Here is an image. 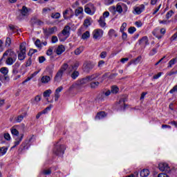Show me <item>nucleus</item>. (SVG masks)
Listing matches in <instances>:
<instances>
[{
    "label": "nucleus",
    "instance_id": "obj_34",
    "mask_svg": "<svg viewBox=\"0 0 177 177\" xmlns=\"http://www.w3.org/2000/svg\"><path fill=\"white\" fill-rule=\"evenodd\" d=\"M10 131L12 135H13L14 136H17V138H18L17 136H19V131H17V129H15V127H12L10 129Z\"/></svg>",
    "mask_w": 177,
    "mask_h": 177
},
{
    "label": "nucleus",
    "instance_id": "obj_60",
    "mask_svg": "<svg viewBox=\"0 0 177 177\" xmlns=\"http://www.w3.org/2000/svg\"><path fill=\"white\" fill-rule=\"evenodd\" d=\"M46 59L44 56H41L39 57V63H44Z\"/></svg>",
    "mask_w": 177,
    "mask_h": 177
},
{
    "label": "nucleus",
    "instance_id": "obj_40",
    "mask_svg": "<svg viewBox=\"0 0 177 177\" xmlns=\"http://www.w3.org/2000/svg\"><path fill=\"white\" fill-rule=\"evenodd\" d=\"M174 10H171L169 12H167L166 14V19H171V17H172L173 15H174Z\"/></svg>",
    "mask_w": 177,
    "mask_h": 177
},
{
    "label": "nucleus",
    "instance_id": "obj_44",
    "mask_svg": "<svg viewBox=\"0 0 177 177\" xmlns=\"http://www.w3.org/2000/svg\"><path fill=\"white\" fill-rule=\"evenodd\" d=\"M11 44H12V39L10 37H7L6 39V46L8 48V46H10Z\"/></svg>",
    "mask_w": 177,
    "mask_h": 177
},
{
    "label": "nucleus",
    "instance_id": "obj_6",
    "mask_svg": "<svg viewBox=\"0 0 177 177\" xmlns=\"http://www.w3.org/2000/svg\"><path fill=\"white\" fill-rule=\"evenodd\" d=\"M103 30L102 29H95L93 31V39H100L103 37Z\"/></svg>",
    "mask_w": 177,
    "mask_h": 177
},
{
    "label": "nucleus",
    "instance_id": "obj_12",
    "mask_svg": "<svg viewBox=\"0 0 177 177\" xmlns=\"http://www.w3.org/2000/svg\"><path fill=\"white\" fill-rule=\"evenodd\" d=\"M158 168L160 171H169V166L167 163L161 162L158 165Z\"/></svg>",
    "mask_w": 177,
    "mask_h": 177
},
{
    "label": "nucleus",
    "instance_id": "obj_23",
    "mask_svg": "<svg viewBox=\"0 0 177 177\" xmlns=\"http://www.w3.org/2000/svg\"><path fill=\"white\" fill-rule=\"evenodd\" d=\"M108 35L109 38H113V37H118V35H117V32L114 30V29H110Z\"/></svg>",
    "mask_w": 177,
    "mask_h": 177
},
{
    "label": "nucleus",
    "instance_id": "obj_1",
    "mask_svg": "<svg viewBox=\"0 0 177 177\" xmlns=\"http://www.w3.org/2000/svg\"><path fill=\"white\" fill-rule=\"evenodd\" d=\"M78 67H80V62H75L71 66L67 63H64L57 72L54 77V81L55 82H60L63 78L64 73H66V75L71 77L72 80H77V78L80 77V72L77 71L78 70Z\"/></svg>",
    "mask_w": 177,
    "mask_h": 177
},
{
    "label": "nucleus",
    "instance_id": "obj_25",
    "mask_svg": "<svg viewBox=\"0 0 177 177\" xmlns=\"http://www.w3.org/2000/svg\"><path fill=\"white\" fill-rule=\"evenodd\" d=\"M91 6H93V5L90 3L85 6L84 12L88 15H91L92 13V10H91Z\"/></svg>",
    "mask_w": 177,
    "mask_h": 177
},
{
    "label": "nucleus",
    "instance_id": "obj_43",
    "mask_svg": "<svg viewBox=\"0 0 177 177\" xmlns=\"http://www.w3.org/2000/svg\"><path fill=\"white\" fill-rule=\"evenodd\" d=\"M53 53V47H49V48L46 51L47 56H52Z\"/></svg>",
    "mask_w": 177,
    "mask_h": 177
},
{
    "label": "nucleus",
    "instance_id": "obj_24",
    "mask_svg": "<svg viewBox=\"0 0 177 177\" xmlns=\"http://www.w3.org/2000/svg\"><path fill=\"white\" fill-rule=\"evenodd\" d=\"M49 81H50V77L48 75H44L41 79V84H48Z\"/></svg>",
    "mask_w": 177,
    "mask_h": 177
},
{
    "label": "nucleus",
    "instance_id": "obj_56",
    "mask_svg": "<svg viewBox=\"0 0 177 177\" xmlns=\"http://www.w3.org/2000/svg\"><path fill=\"white\" fill-rule=\"evenodd\" d=\"M57 41H59V39H57V37L56 36L52 37V38H51L52 44H56V42H57Z\"/></svg>",
    "mask_w": 177,
    "mask_h": 177
},
{
    "label": "nucleus",
    "instance_id": "obj_49",
    "mask_svg": "<svg viewBox=\"0 0 177 177\" xmlns=\"http://www.w3.org/2000/svg\"><path fill=\"white\" fill-rule=\"evenodd\" d=\"M136 31V28L131 26L128 29V32L129 34H133Z\"/></svg>",
    "mask_w": 177,
    "mask_h": 177
},
{
    "label": "nucleus",
    "instance_id": "obj_11",
    "mask_svg": "<svg viewBox=\"0 0 177 177\" xmlns=\"http://www.w3.org/2000/svg\"><path fill=\"white\" fill-rule=\"evenodd\" d=\"M66 50V48L63 46V44H61L58 46V47L54 50L55 53L56 55H62V53H64Z\"/></svg>",
    "mask_w": 177,
    "mask_h": 177
},
{
    "label": "nucleus",
    "instance_id": "obj_13",
    "mask_svg": "<svg viewBox=\"0 0 177 177\" xmlns=\"http://www.w3.org/2000/svg\"><path fill=\"white\" fill-rule=\"evenodd\" d=\"M145 10V5L142 4L138 7H134V15H140Z\"/></svg>",
    "mask_w": 177,
    "mask_h": 177
},
{
    "label": "nucleus",
    "instance_id": "obj_46",
    "mask_svg": "<svg viewBox=\"0 0 177 177\" xmlns=\"http://www.w3.org/2000/svg\"><path fill=\"white\" fill-rule=\"evenodd\" d=\"M9 28L11 30V31H12V32H16V31H17V26L9 25Z\"/></svg>",
    "mask_w": 177,
    "mask_h": 177
},
{
    "label": "nucleus",
    "instance_id": "obj_52",
    "mask_svg": "<svg viewBox=\"0 0 177 177\" xmlns=\"http://www.w3.org/2000/svg\"><path fill=\"white\" fill-rule=\"evenodd\" d=\"M157 53V48H153L149 53L150 56H154Z\"/></svg>",
    "mask_w": 177,
    "mask_h": 177
},
{
    "label": "nucleus",
    "instance_id": "obj_50",
    "mask_svg": "<svg viewBox=\"0 0 177 177\" xmlns=\"http://www.w3.org/2000/svg\"><path fill=\"white\" fill-rule=\"evenodd\" d=\"M0 71L4 75H6V74H8V68H1L0 69Z\"/></svg>",
    "mask_w": 177,
    "mask_h": 177
},
{
    "label": "nucleus",
    "instance_id": "obj_37",
    "mask_svg": "<svg viewBox=\"0 0 177 177\" xmlns=\"http://www.w3.org/2000/svg\"><path fill=\"white\" fill-rule=\"evenodd\" d=\"M50 10H51L49 8H44L42 9L41 13H42V15H44V16H45V15H48V13H50Z\"/></svg>",
    "mask_w": 177,
    "mask_h": 177
},
{
    "label": "nucleus",
    "instance_id": "obj_58",
    "mask_svg": "<svg viewBox=\"0 0 177 177\" xmlns=\"http://www.w3.org/2000/svg\"><path fill=\"white\" fill-rule=\"evenodd\" d=\"M175 92H177V85L174 86L172 89L169 91V93H175Z\"/></svg>",
    "mask_w": 177,
    "mask_h": 177
},
{
    "label": "nucleus",
    "instance_id": "obj_16",
    "mask_svg": "<svg viewBox=\"0 0 177 177\" xmlns=\"http://www.w3.org/2000/svg\"><path fill=\"white\" fill-rule=\"evenodd\" d=\"M71 28H70L69 26H66L62 31V35L64 37H69Z\"/></svg>",
    "mask_w": 177,
    "mask_h": 177
},
{
    "label": "nucleus",
    "instance_id": "obj_30",
    "mask_svg": "<svg viewBox=\"0 0 177 177\" xmlns=\"http://www.w3.org/2000/svg\"><path fill=\"white\" fill-rule=\"evenodd\" d=\"M7 151H8V147H0V157H1V156H5V153H7Z\"/></svg>",
    "mask_w": 177,
    "mask_h": 177
},
{
    "label": "nucleus",
    "instance_id": "obj_33",
    "mask_svg": "<svg viewBox=\"0 0 177 177\" xmlns=\"http://www.w3.org/2000/svg\"><path fill=\"white\" fill-rule=\"evenodd\" d=\"M100 82H93L91 83V88H92L93 89H96V88H97L100 85Z\"/></svg>",
    "mask_w": 177,
    "mask_h": 177
},
{
    "label": "nucleus",
    "instance_id": "obj_7",
    "mask_svg": "<svg viewBox=\"0 0 177 177\" xmlns=\"http://www.w3.org/2000/svg\"><path fill=\"white\" fill-rule=\"evenodd\" d=\"M100 77V73H95L91 75H89L88 78H89L90 81H93L95 80H97V81H100V82H103V81L104 80V75H102V77Z\"/></svg>",
    "mask_w": 177,
    "mask_h": 177
},
{
    "label": "nucleus",
    "instance_id": "obj_17",
    "mask_svg": "<svg viewBox=\"0 0 177 177\" xmlns=\"http://www.w3.org/2000/svg\"><path fill=\"white\" fill-rule=\"evenodd\" d=\"M31 9L28 8L26 6L22 7L21 10H19V12L22 16H27L28 15V12H30Z\"/></svg>",
    "mask_w": 177,
    "mask_h": 177
},
{
    "label": "nucleus",
    "instance_id": "obj_28",
    "mask_svg": "<svg viewBox=\"0 0 177 177\" xmlns=\"http://www.w3.org/2000/svg\"><path fill=\"white\" fill-rule=\"evenodd\" d=\"M41 174L42 175H50L52 174V169H44L41 170Z\"/></svg>",
    "mask_w": 177,
    "mask_h": 177
},
{
    "label": "nucleus",
    "instance_id": "obj_54",
    "mask_svg": "<svg viewBox=\"0 0 177 177\" xmlns=\"http://www.w3.org/2000/svg\"><path fill=\"white\" fill-rule=\"evenodd\" d=\"M46 71L49 73L50 75H52V74H53V66H48Z\"/></svg>",
    "mask_w": 177,
    "mask_h": 177
},
{
    "label": "nucleus",
    "instance_id": "obj_18",
    "mask_svg": "<svg viewBox=\"0 0 177 177\" xmlns=\"http://www.w3.org/2000/svg\"><path fill=\"white\" fill-rule=\"evenodd\" d=\"M78 85H85V84H88V82H91V80L89 79V76H86V77L79 80Z\"/></svg>",
    "mask_w": 177,
    "mask_h": 177
},
{
    "label": "nucleus",
    "instance_id": "obj_39",
    "mask_svg": "<svg viewBox=\"0 0 177 177\" xmlns=\"http://www.w3.org/2000/svg\"><path fill=\"white\" fill-rule=\"evenodd\" d=\"M24 119V115H18L16 118H15V121L16 122H21L23 121V120Z\"/></svg>",
    "mask_w": 177,
    "mask_h": 177
},
{
    "label": "nucleus",
    "instance_id": "obj_15",
    "mask_svg": "<svg viewBox=\"0 0 177 177\" xmlns=\"http://www.w3.org/2000/svg\"><path fill=\"white\" fill-rule=\"evenodd\" d=\"M63 91V86L58 87L55 92V102H57L59 100V97H60L59 92H62Z\"/></svg>",
    "mask_w": 177,
    "mask_h": 177
},
{
    "label": "nucleus",
    "instance_id": "obj_8",
    "mask_svg": "<svg viewBox=\"0 0 177 177\" xmlns=\"http://www.w3.org/2000/svg\"><path fill=\"white\" fill-rule=\"evenodd\" d=\"M64 19H70V17H73L74 16V12L73 9L68 8L63 12Z\"/></svg>",
    "mask_w": 177,
    "mask_h": 177
},
{
    "label": "nucleus",
    "instance_id": "obj_3",
    "mask_svg": "<svg viewBox=\"0 0 177 177\" xmlns=\"http://www.w3.org/2000/svg\"><path fill=\"white\" fill-rule=\"evenodd\" d=\"M66 146L60 143V142H57L55 145H54L53 153V154H55V156H59V157H62V156L64 154Z\"/></svg>",
    "mask_w": 177,
    "mask_h": 177
},
{
    "label": "nucleus",
    "instance_id": "obj_5",
    "mask_svg": "<svg viewBox=\"0 0 177 177\" xmlns=\"http://www.w3.org/2000/svg\"><path fill=\"white\" fill-rule=\"evenodd\" d=\"M33 136L30 137L28 138V140H26L24 142H22V144L20 145L18 151H23V150H27L28 149V147H30V146H31V144H30V142H31V141L33 139Z\"/></svg>",
    "mask_w": 177,
    "mask_h": 177
},
{
    "label": "nucleus",
    "instance_id": "obj_57",
    "mask_svg": "<svg viewBox=\"0 0 177 177\" xmlns=\"http://www.w3.org/2000/svg\"><path fill=\"white\" fill-rule=\"evenodd\" d=\"M160 24H169L171 23V21H167V20H159Z\"/></svg>",
    "mask_w": 177,
    "mask_h": 177
},
{
    "label": "nucleus",
    "instance_id": "obj_62",
    "mask_svg": "<svg viewBox=\"0 0 177 177\" xmlns=\"http://www.w3.org/2000/svg\"><path fill=\"white\" fill-rule=\"evenodd\" d=\"M140 60H142V57L139 56L136 59H134V64H138V63H139V62H140Z\"/></svg>",
    "mask_w": 177,
    "mask_h": 177
},
{
    "label": "nucleus",
    "instance_id": "obj_21",
    "mask_svg": "<svg viewBox=\"0 0 177 177\" xmlns=\"http://www.w3.org/2000/svg\"><path fill=\"white\" fill-rule=\"evenodd\" d=\"M106 115V112L101 111L97 113L95 118L96 120H102V118H104Z\"/></svg>",
    "mask_w": 177,
    "mask_h": 177
},
{
    "label": "nucleus",
    "instance_id": "obj_2",
    "mask_svg": "<svg viewBox=\"0 0 177 177\" xmlns=\"http://www.w3.org/2000/svg\"><path fill=\"white\" fill-rule=\"evenodd\" d=\"M5 56H8L7 58L6 63L8 64V66H12L15 62H16L17 59V55L12 50H7L3 55L2 59H5Z\"/></svg>",
    "mask_w": 177,
    "mask_h": 177
},
{
    "label": "nucleus",
    "instance_id": "obj_41",
    "mask_svg": "<svg viewBox=\"0 0 177 177\" xmlns=\"http://www.w3.org/2000/svg\"><path fill=\"white\" fill-rule=\"evenodd\" d=\"M84 27H89V26H91V19H89V18H87L84 20Z\"/></svg>",
    "mask_w": 177,
    "mask_h": 177
},
{
    "label": "nucleus",
    "instance_id": "obj_14",
    "mask_svg": "<svg viewBox=\"0 0 177 177\" xmlns=\"http://www.w3.org/2000/svg\"><path fill=\"white\" fill-rule=\"evenodd\" d=\"M139 45H143L144 46H147L149 45V38L147 36H144L142 39L139 40Z\"/></svg>",
    "mask_w": 177,
    "mask_h": 177
},
{
    "label": "nucleus",
    "instance_id": "obj_45",
    "mask_svg": "<svg viewBox=\"0 0 177 177\" xmlns=\"http://www.w3.org/2000/svg\"><path fill=\"white\" fill-rule=\"evenodd\" d=\"M37 52H38V50L31 48V49H30L29 53H28V55L29 56H32V55H34V53H37Z\"/></svg>",
    "mask_w": 177,
    "mask_h": 177
},
{
    "label": "nucleus",
    "instance_id": "obj_59",
    "mask_svg": "<svg viewBox=\"0 0 177 177\" xmlns=\"http://www.w3.org/2000/svg\"><path fill=\"white\" fill-rule=\"evenodd\" d=\"M20 67V62H17L14 66H13V68H15L17 70H19V68Z\"/></svg>",
    "mask_w": 177,
    "mask_h": 177
},
{
    "label": "nucleus",
    "instance_id": "obj_35",
    "mask_svg": "<svg viewBox=\"0 0 177 177\" xmlns=\"http://www.w3.org/2000/svg\"><path fill=\"white\" fill-rule=\"evenodd\" d=\"M51 93H52V90L48 89L44 92L43 96H44V97H49V96H50Z\"/></svg>",
    "mask_w": 177,
    "mask_h": 177
},
{
    "label": "nucleus",
    "instance_id": "obj_53",
    "mask_svg": "<svg viewBox=\"0 0 177 177\" xmlns=\"http://www.w3.org/2000/svg\"><path fill=\"white\" fill-rule=\"evenodd\" d=\"M107 56V52L106 51H102L100 55V57H101V59H105V57Z\"/></svg>",
    "mask_w": 177,
    "mask_h": 177
},
{
    "label": "nucleus",
    "instance_id": "obj_31",
    "mask_svg": "<svg viewBox=\"0 0 177 177\" xmlns=\"http://www.w3.org/2000/svg\"><path fill=\"white\" fill-rule=\"evenodd\" d=\"M111 9H113V10H116L118 13H122V7H121L120 5H118L116 8L115 6H112Z\"/></svg>",
    "mask_w": 177,
    "mask_h": 177
},
{
    "label": "nucleus",
    "instance_id": "obj_61",
    "mask_svg": "<svg viewBox=\"0 0 177 177\" xmlns=\"http://www.w3.org/2000/svg\"><path fill=\"white\" fill-rule=\"evenodd\" d=\"M4 138L6 140H10V134H9V133H6L4 134Z\"/></svg>",
    "mask_w": 177,
    "mask_h": 177
},
{
    "label": "nucleus",
    "instance_id": "obj_47",
    "mask_svg": "<svg viewBox=\"0 0 177 177\" xmlns=\"http://www.w3.org/2000/svg\"><path fill=\"white\" fill-rule=\"evenodd\" d=\"M52 19H59L60 18V13L56 12L55 14L53 13L51 15Z\"/></svg>",
    "mask_w": 177,
    "mask_h": 177
},
{
    "label": "nucleus",
    "instance_id": "obj_51",
    "mask_svg": "<svg viewBox=\"0 0 177 177\" xmlns=\"http://www.w3.org/2000/svg\"><path fill=\"white\" fill-rule=\"evenodd\" d=\"M32 63V60L31 59V57L28 58V59L26 62V67H30Z\"/></svg>",
    "mask_w": 177,
    "mask_h": 177
},
{
    "label": "nucleus",
    "instance_id": "obj_64",
    "mask_svg": "<svg viewBox=\"0 0 177 177\" xmlns=\"http://www.w3.org/2000/svg\"><path fill=\"white\" fill-rule=\"evenodd\" d=\"M41 95H37L35 97V102H37V103H39V102H41Z\"/></svg>",
    "mask_w": 177,
    "mask_h": 177
},
{
    "label": "nucleus",
    "instance_id": "obj_32",
    "mask_svg": "<svg viewBox=\"0 0 177 177\" xmlns=\"http://www.w3.org/2000/svg\"><path fill=\"white\" fill-rule=\"evenodd\" d=\"M91 37V32L89 31H86L82 35V39H88Z\"/></svg>",
    "mask_w": 177,
    "mask_h": 177
},
{
    "label": "nucleus",
    "instance_id": "obj_48",
    "mask_svg": "<svg viewBox=\"0 0 177 177\" xmlns=\"http://www.w3.org/2000/svg\"><path fill=\"white\" fill-rule=\"evenodd\" d=\"M127 28V23L124 22L120 27V32H124Z\"/></svg>",
    "mask_w": 177,
    "mask_h": 177
},
{
    "label": "nucleus",
    "instance_id": "obj_38",
    "mask_svg": "<svg viewBox=\"0 0 177 177\" xmlns=\"http://www.w3.org/2000/svg\"><path fill=\"white\" fill-rule=\"evenodd\" d=\"M10 78L9 77V76H6V75H4L2 77V79H0V81H1L2 82H9Z\"/></svg>",
    "mask_w": 177,
    "mask_h": 177
},
{
    "label": "nucleus",
    "instance_id": "obj_29",
    "mask_svg": "<svg viewBox=\"0 0 177 177\" xmlns=\"http://www.w3.org/2000/svg\"><path fill=\"white\" fill-rule=\"evenodd\" d=\"M118 91H120V88L117 86H112L111 88V93L116 94L118 93Z\"/></svg>",
    "mask_w": 177,
    "mask_h": 177
},
{
    "label": "nucleus",
    "instance_id": "obj_55",
    "mask_svg": "<svg viewBox=\"0 0 177 177\" xmlns=\"http://www.w3.org/2000/svg\"><path fill=\"white\" fill-rule=\"evenodd\" d=\"M127 38H128V35L127 34V32H122V39H123V41H127Z\"/></svg>",
    "mask_w": 177,
    "mask_h": 177
},
{
    "label": "nucleus",
    "instance_id": "obj_20",
    "mask_svg": "<svg viewBox=\"0 0 177 177\" xmlns=\"http://www.w3.org/2000/svg\"><path fill=\"white\" fill-rule=\"evenodd\" d=\"M56 31H57V27L54 26L53 28H49L47 31L46 33L48 35H52V34H55V32H56Z\"/></svg>",
    "mask_w": 177,
    "mask_h": 177
},
{
    "label": "nucleus",
    "instance_id": "obj_42",
    "mask_svg": "<svg viewBox=\"0 0 177 177\" xmlns=\"http://www.w3.org/2000/svg\"><path fill=\"white\" fill-rule=\"evenodd\" d=\"M35 45L39 48V49H41V48H42V44H41V40H39V39H37L35 42Z\"/></svg>",
    "mask_w": 177,
    "mask_h": 177
},
{
    "label": "nucleus",
    "instance_id": "obj_9",
    "mask_svg": "<svg viewBox=\"0 0 177 177\" xmlns=\"http://www.w3.org/2000/svg\"><path fill=\"white\" fill-rule=\"evenodd\" d=\"M23 138H24V134H20V136L15 138L14 145L11 147V149H15V147H17L20 143H21V140H23Z\"/></svg>",
    "mask_w": 177,
    "mask_h": 177
},
{
    "label": "nucleus",
    "instance_id": "obj_63",
    "mask_svg": "<svg viewBox=\"0 0 177 177\" xmlns=\"http://www.w3.org/2000/svg\"><path fill=\"white\" fill-rule=\"evenodd\" d=\"M162 73H158L157 75H153V80H158L161 77Z\"/></svg>",
    "mask_w": 177,
    "mask_h": 177
},
{
    "label": "nucleus",
    "instance_id": "obj_4",
    "mask_svg": "<svg viewBox=\"0 0 177 177\" xmlns=\"http://www.w3.org/2000/svg\"><path fill=\"white\" fill-rule=\"evenodd\" d=\"M26 53L27 48L26 47V43H21L19 46V53H18L19 60H24V59H26Z\"/></svg>",
    "mask_w": 177,
    "mask_h": 177
},
{
    "label": "nucleus",
    "instance_id": "obj_10",
    "mask_svg": "<svg viewBox=\"0 0 177 177\" xmlns=\"http://www.w3.org/2000/svg\"><path fill=\"white\" fill-rule=\"evenodd\" d=\"M95 67V64L91 62H87L84 65V71L86 73H89L90 70H92Z\"/></svg>",
    "mask_w": 177,
    "mask_h": 177
},
{
    "label": "nucleus",
    "instance_id": "obj_27",
    "mask_svg": "<svg viewBox=\"0 0 177 177\" xmlns=\"http://www.w3.org/2000/svg\"><path fill=\"white\" fill-rule=\"evenodd\" d=\"M84 52V46H80L75 50V55H81Z\"/></svg>",
    "mask_w": 177,
    "mask_h": 177
},
{
    "label": "nucleus",
    "instance_id": "obj_26",
    "mask_svg": "<svg viewBox=\"0 0 177 177\" xmlns=\"http://www.w3.org/2000/svg\"><path fill=\"white\" fill-rule=\"evenodd\" d=\"M84 13V8L82 7H79L75 10V15L80 16V15H82Z\"/></svg>",
    "mask_w": 177,
    "mask_h": 177
},
{
    "label": "nucleus",
    "instance_id": "obj_22",
    "mask_svg": "<svg viewBox=\"0 0 177 177\" xmlns=\"http://www.w3.org/2000/svg\"><path fill=\"white\" fill-rule=\"evenodd\" d=\"M98 23L100 27H106V19L104 18V17H100V19L98 20Z\"/></svg>",
    "mask_w": 177,
    "mask_h": 177
},
{
    "label": "nucleus",
    "instance_id": "obj_36",
    "mask_svg": "<svg viewBox=\"0 0 177 177\" xmlns=\"http://www.w3.org/2000/svg\"><path fill=\"white\" fill-rule=\"evenodd\" d=\"M177 62V59L176 58H173L171 59L169 62V65H168V68H171V67H172V66H174V64H175V62Z\"/></svg>",
    "mask_w": 177,
    "mask_h": 177
},
{
    "label": "nucleus",
    "instance_id": "obj_19",
    "mask_svg": "<svg viewBox=\"0 0 177 177\" xmlns=\"http://www.w3.org/2000/svg\"><path fill=\"white\" fill-rule=\"evenodd\" d=\"M140 175L141 177H147L150 175V171L147 169H144L140 171Z\"/></svg>",
    "mask_w": 177,
    "mask_h": 177
}]
</instances>
